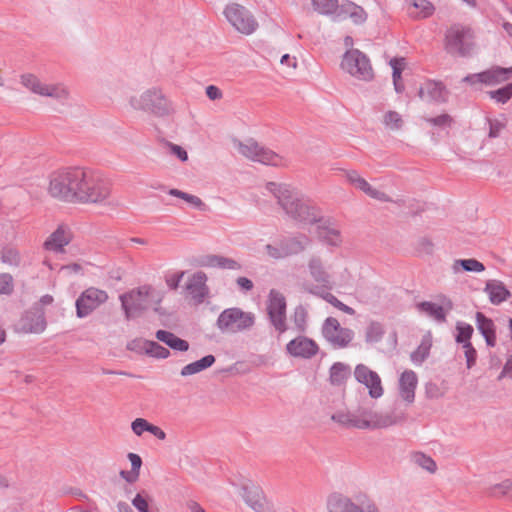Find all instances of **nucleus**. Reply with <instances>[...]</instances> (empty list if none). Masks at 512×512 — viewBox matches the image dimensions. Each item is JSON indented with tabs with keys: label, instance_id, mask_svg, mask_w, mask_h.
Segmentation results:
<instances>
[{
	"label": "nucleus",
	"instance_id": "obj_1",
	"mask_svg": "<svg viewBox=\"0 0 512 512\" xmlns=\"http://www.w3.org/2000/svg\"><path fill=\"white\" fill-rule=\"evenodd\" d=\"M112 196V182L98 171L81 168L75 204L106 205Z\"/></svg>",
	"mask_w": 512,
	"mask_h": 512
},
{
	"label": "nucleus",
	"instance_id": "obj_2",
	"mask_svg": "<svg viewBox=\"0 0 512 512\" xmlns=\"http://www.w3.org/2000/svg\"><path fill=\"white\" fill-rule=\"evenodd\" d=\"M82 167H63L47 177L46 192L54 200L75 204Z\"/></svg>",
	"mask_w": 512,
	"mask_h": 512
},
{
	"label": "nucleus",
	"instance_id": "obj_3",
	"mask_svg": "<svg viewBox=\"0 0 512 512\" xmlns=\"http://www.w3.org/2000/svg\"><path fill=\"white\" fill-rule=\"evenodd\" d=\"M163 298V290L150 285H144L123 294L120 300L126 317L131 318L147 309L157 310Z\"/></svg>",
	"mask_w": 512,
	"mask_h": 512
},
{
	"label": "nucleus",
	"instance_id": "obj_4",
	"mask_svg": "<svg viewBox=\"0 0 512 512\" xmlns=\"http://www.w3.org/2000/svg\"><path fill=\"white\" fill-rule=\"evenodd\" d=\"M266 187L274 194L278 203L289 216L300 221L309 220L310 209L295 189L289 185L274 182L268 183Z\"/></svg>",
	"mask_w": 512,
	"mask_h": 512
},
{
	"label": "nucleus",
	"instance_id": "obj_5",
	"mask_svg": "<svg viewBox=\"0 0 512 512\" xmlns=\"http://www.w3.org/2000/svg\"><path fill=\"white\" fill-rule=\"evenodd\" d=\"M129 105L133 110L150 112L158 117L175 113L173 102L161 90L149 89L139 96L131 97Z\"/></svg>",
	"mask_w": 512,
	"mask_h": 512
},
{
	"label": "nucleus",
	"instance_id": "obj_6",
	"mask_svg": "<svg viewBox=\"0 0 512 512\" xmlns=\"http://www.w3.org/2000/svg\"><path fill=\"white\" fill-rule=\"evenodd\" d=\"M216 324L223 333H239L254 326L255 315L238 307H231L220 313Z\"/></svg>",
	"mask_w": 512,
	"mask_h": 512
},
{
	"label": "nucleus",
	"instance_id": "obj_7",
	"mask_svg": "<svg viewBox=\"0 0 512 512\" xmlns=\"http://www.w3.org/2000/svg\"><path fill=\"white\" fill-rule=\"evenodd\" d=\"M474 34L469 26L452 25L446 32V49L449 53L464 56L473 46Z\"/></svg>",
	"mask_w": 512,
	"mask_h": 512
},
{
	"label": "nucleus",
	"instance_id": "obj_8",
	"mask_svg": "<svg viewBox=\"0 0 512 512\" xmlns=\"http://www.w3.org/2000/svg\"><path fill=\"white\" fill-rule=\"evenodd\" d=\"M341 68L360 80L369 81L373 78V69L369 59L358 49H350L343 55Z\"/></svg>",
	"mask_w": 512,
	"mask_h": 512
},
{
	"label": "nucleus",
	"instance_id": "obj_9",
	"mask_svg": "<svg viewBox=\"0 0 512 512\" xmlns=\"http://www.w3.org/2000/svg\"><path fill=\"white\" fill-rule=\"evenodd\" d=\"M337 421L359 429L384 428L395 423L394 417L388 412H369L362 417L339 415Z\"/></svg>",
	"mask_w": 512,
	"mask_h": 512
},
{
	"label": "nucleus",
	"instance_id": "obj_10",
	"mask_svg": "<svg viewBox=\"0 0 512 512\" xmlns=\"http://www.w3.org/2000/svg\"><path fill=\"white\" fill-rule=\"evenodd\" d=\"M239 153L244 157L272 166H286L287 159L272 150L261 147L258 143L248 140L239 145Z\"/></svg>",
	"mask_w": 512,
	"mask_h": 512
},
{
	"label": "nucleus",
	"instance_id": "obj_11",
	"mask_svg": "<svg viewBox=\"0 0 512 512\" xmlns=\"http://www.w3.org/2000/svg\"><path fill=\"white\" fill-rule=\"evenodd\" d=\"M21 83L35 94L52 97L63 103L69 98V91L63 84H47L33 74L22 75Z\"/></svg>",
	"mask_w": 512,
	"mask_h": 512
},
{
	"label": "nucleus",
	"instance_id": "obj_12",
	"mask_svg": "<svg viewBox=\"0 0 512 512\" xmlns=\"http://www.w3.org/2000/svg\"><path fill=\"white\" fill-rule=\"evenodd\" d=\"M311 280L305 283V289L311 293H323L333 288L330 274L327 272L321 259L312 257L308 262Z\"/></svg>",
	"mask_w": 512,
	"mask_h": 512
},
{
	"label": "nucleus",
	"instance_id": "obj_13",
	"mask_svg": "<svg viewBox=\"0 0 512 512\" xmlns=\"http://www.w3.org/2000/svg\"><path fill=\"white\" fill-rule=\"evenodd\" d=\"M224 15L228 22L240 33L249 35L253 33L257 27V23L253 16L245 9V7L231 3L226 6Z\"/></svg>",
	"mask_w": 512,
	"mask_h": 512
},
{
	"label": "nucleus",
	"instance_id": "obj_14",
	"mask_svg": "<svg viewBox=\"0 0 512 512\" xmlns=\"http://www.w3.org/2000/svg\"><path fill=\"white\" fill-rule=\"evenodd\" d=\"M322 333L325 339L337 348L347 347L354 336L351 329L342 327L339 321L333 317H329L325 320Z\"/></svg>",
	"mask_w": 512,
	"mask_h": 512
},
{
	"label": "nucleus",
	"instance_id": "obj_15",
	"mask_svg": "<svg viewBox=\"0 0 512 512\" xmlns=\"http://www.w3.org/2000/svg\"><path fill=\"white\" fill-rule=\"evenodd\" d=\"M108 299L106 291L89 287L84 290L76 300V313L79 318H83L92 313Z\"/></svg>",
	"mask_w": 512,
	"mask_h": 512
},
{
	"label": "nucleus",
	"instance_id": "obj_16",
	"mask_svg": "<svg viewBox=\"0 0 512 512\" xmlns=\"http://www.w3.org/2000/svg\"><path fill=\"white\" fill-rule=\"evenodd\" d=\"M512 68L494 66L481 73L472 74L464 78V81L472 86L483 85L494 87L510 79Z\"/></svg>",
	"mask_w": 512,
	"mask_h": 512
},
{
	"label": "nucleus",
	"instance_id": "obj_17",
	"mask_svg": "<svg viewBox=\"0 0 512 512\" xmlns=\"http://www.w3.org/2000/svg\"><path fill=\"white\" fill-rule=\"evenodd\" d=\"M356 380L363 384L372 398H380L384 394V387L377 372L364 364H358L354 370Z\"/></svg>",
	"mask_w": 512,
	"mask_h": 512
},
{
	"label": "nucleus",
	"instance_id": "obj_18",
	"mask_svg": "<svg viewBox=\"0 0 512 512\" xmlns=\"http://www.w3.org/2000/svg\"><path fill=\"white\" fill-rule=\"evenodd\" d=\"M73 232L66 224H60L43 242V249L48 252L64 253L65 248L72 242Z\"/></svg>",
	"mask_w": 512,
	"mask_h": 512
},
{
	"label": "nucleus",
	"instance_id": "obj_19",
	"mask_svg": "<svg viewBox=\"0 0 512 512\" xmlns=\"http://www.w3.org/2000/svg\"><path fill=\"white\" fill-rule=\"evenodd\" d=\"M207 275L198 271L192 274L186 283L188 299L195 305L202 303L209 294L207 286Z\"/></svg>",
	"mask_w": 512,
	"mask_h": 512
},
{
	"label": "nucleus",
	"instance_id": "obj_20",
	"mask_svg": "<svg viewBox=\"0 0 512 512\" xmlns=\"http://www.w3.org/2000/svg\"><path fill=\"white\" fill-rule=\"evenodd\" d=\"M267 310L275 328L283 332L285 330L286 301L280 292L270 291Z\"/></svg>",
	"mask_w": 512,
	"mask_h": 512
},
{
	"label": "nucleus",
	"instance_id": "obj_21",
	"mask_svg": "<svg viewBox=\"0 0 512 512\" xmlns=\"http://www.w3.org/2000/svg\"><path fill=\"white\" fill-rule=\"evenodd\" d=\"M243 498L255 512H276L257 486L245 487Z\"/></svg>",
	"mask_w": 512,
	"mask_h": 512
},
{
	"label": "nucleus",
	"instance_id": "obj_22",
	"mask_svg": "<svg viewBox=\"0 0 512 512\" xmlns=\"http://www.w3.org/2000/svg\"><path fill=\"white\" fill-rule=\"evenodd\" d=\"M287 351L294 357L310 358L318 351L317 344L306 337H297L287 344Z\"/></svg>",
	"mask_w": 512,
	"mask_h": 512
},
{
	"label": "nucleus",
	"instance_id": "obj_23",
	"mask_svg": "<svg viewBox=\"0 0 512 512\" xmlns=\"http://www.w3.org/2000/svg\"><path fill=\"white\" fill-rule=\"evenodd\" d=\"M484 292L493 305H500L511 297V292L505 284L496 279H491L486 282Z\"/></svg>",
	"mask_w": 512,
	"mask_h": 512
},
{
	"label": "nucleus",
	"instance_id": "obj_24",
	"mask_svg": "<svg viewBox=\"0 0 512 512\" xmlns=\"http://www.w3.org/2000/svg\"><path fill=\"white\" fill-rule=\"evenodd\" d=\"M420 312L427 314L433 319L443 322L445 321L446 314L452 309V302L449 299H445L442 305L434 302H421L417 305Z\"/></svg>",
	"mask_w": 512,
	"mask_h": 512
},
{
	"label": "nucleus",
	"instance_id": "obj_25",
	"mask_svg": "<svg viewBox=\"0 0 512 512\" xmlns=\"http://www.w3.org/2000/svg\"><path fill=\"white\" fill-rule=\"evenodd\" d=\"M418 379L414 371H404L399 379V393L403 400L411 403L414 400Z\"/></svg>",
	"mask_w": 512,
	"mask_h": 512
},
{
	"label": "nucleus",
	"instance_id": "obj_26",
	"mask_svg": "<svg viewBox=\"0 0 512 512\" xmlns=\"http://www.w3.org/2000/svg\"><path fill=\"white\" fill-rule=\"evenodd\" d=\"M476 326L479 332L485 338L488 346L494 347L496 345V329L494 322L487 318L483 313H476Z\"/></svg>",
	"mask_w": 512,
	"mask_h": 512
},
{
	"label": "nucleus",
	"instance_id": "obj_27",
	"mask_svg": "<svg viewBox=\"0 0 512 512\" xmlns=\"http://www.w3.org/2000/svg\"><path fill=\"white\" fill-rule=\"evenodd\" d=\"M46 320L42 311L29 312L26 315L23 330L26 333H42L46 329Z\"/></svg>",
	"mask_w": 512,
	"mask_h": 512
},
{
	"label": "nucleus",
	"instance_id": "obj_28",
	"mask_svg": "<svg viewBox=\"0 0 512 512\" xmlns=\"http://www.w3.org/2000/svg\"><path fill=\"white\" fill-rule=\"evenodd\" d=\"M282 243L286 256L296 255L305 250L308 246L309 240L306 236H294L287 238Z\"/></svg>",
	"mask_w": 512,
	"mask_h": 512
},
{
	"label": "nucleus",
	"instance_id": "obj_29",
	"mask_svg": "<svg viewBox=\"0 0 512 512\" xmlns=\"http://www.w3.org/2000/svg\"><path fill=\"white\" fill-rule=\"evenodd\" d=\"M419 97L424 101H443L445 99V91L440 84L429 82L420 88Z\"/></svg>",
	"mask_w": 512,
	"mask_h": 512
},
{
	"label": "nucleus",
	"instance_id": "obj_30",
	"mask_svg": "<svg viewBox=\"0 0 512 512\" xmlns=\"http://www.w3.org/2000/svg\"><path fill=\"white\" fill-rule=\"evenodd\" d=\"M156 338L167 344L170 348L178 351H187L189 344L187 341L180 339L171 332L165 330H158L156 332Z\"/></svg>",
	"mask_w": 512,
	"mask_h": 512
},
{
	"label": "nucleus",
	"instance_id": "obj_31",
	"mask_svg": "<svg viewBox=\"0 0 512 512\" xmlns=\"http://www.w3.org/2000/svg\"><path fill=\"white\" fill-rule=\"evenodd\" d=\"M410 14L418 19L430 17L434 11V5L428 0H411Z\"/></svg>",
	"mask_w": 512,
	"mask_h": 512
},
{
	"label": "nucleus",
	"instance_id": "obj_32",
	"mask_svg": "<svg viewBox=\"0 0 512 512\" xmlns=\"http://www.w3.org/2000/svg\"><path fill=\"white\" fill-rule=\"evenodd\" d=\"M452 270L455 273H459L461 270L466 272L481 273L485 270V266L483 263L474 258L457 259L452 264Z\"/></svg>",
	"mask_w": 512,
	"mask_h": 512
},
{
	"label": "nucleus",
	"instance_id": "obj_33",
	"mask_svg": "<svg viewBox=\"0 0 512 512\" xmlns=\"http://www.w3.org/2000/svg\"><path fill=\"white\" fill-rule=\"evenodd\" d=\"M215 362L213 355H207L202 359L184 366L181 370L182 376H190L210 367Z\"/></svg>",
	"mask_w": 512,
	"mask_h": 512
},
{
	"label": "nucleus",
	"instance_id": "obj_34",
	"mask_svg": "<svg viewBox=\"0 0 512 512\" xmlns=\"http://www.w3.org/2000/svg\"><path fill=\"white\" fill-rule=\"evenodd\" d=\"M381 122L386 129L397 131L403 126V119L401 115L396 111H386L381 117Z\"/></svg>",
	"mask_w": 512,
	"mask_h": 512
},
{
	"label": "nucleus",
	"instance_id": "obj_35",
	"mask_svg": "<svg viewBox=\"0 0 512 512\" xmlns=\"http://www.w3.org/2000/svg\"><path fill=\"white\" fill-rule=\"evenodd\" d=\"M473 327L465 322H457L455 339L457 343L463 345L471 344L470 340L473 335Z\"/></svg>",
	"mask_w": 512,
	"mask_h": 512
},
{
	"label": "nucleus",
	"instance_id": "obj_36",
	"mask_svg": "<svg viewBox=\"0 0 512 512\" xmlns=\"http://www.w3.org/2000/svg\"><path fill=\"white\" fill-rule=\"evenodd\" d=\"M490 494L494 497H506L512 501V479H505L491 486Z\"/></svg>",
	"mask_w": 512,
	"mask_h": 512
},
{
	"label": "nucleus",
	"instance_id": "obj_37",
	"mask_svg": "<svg viewBox=\"0 0 512 512\" xmlns=\"http://www.w3.org/2000/svg\"><path fill=\"white\" fill-rule=\"evenodd\" d=\"M488 95L496 103L505 104L512 98V83H508L499 89L490 90Z\"/></svg>",
	"mask_w": 512,
	"mask_h": 512
},
{
	"label": "nucleus",
	"instance_id": "obj_38",
	"mask_svg": "<svg viewBox=\"0 0 512 512\" xmlns=\"http://www.w3.org/2000/svg\"><path fill=\"white\" fill-rule=\"evenodd\" d=\"M356 188L360 189L364 193H366L371 198L380 200V201H388L389 198L387 194L384 192L373 188L364 178H361L358 184L355 185Z\"/></svg>",
	"mask_w": 512,
	"mask_h": 512
},
{
	"label": "nucleus",
	"instance_id": "obj_39",
	"mask_svg": "<svg viewBox=\"0 0 512 512\" xmlns=\"http://www.w3.org/2000/svg\"><path fill=\"white\" fill-rule=\"evenodd\" d=\"M169 194L171 196L178 197V198L182 199L191 207L203 209L205 206L203 201L199 197L189 194V193H186V192H183V191H180L178 189H171L169 191Z\"/></svg>",
	"mask_w": 512,
	"mask_h": 512
},
{
	"label": "nucleus",
	"instance_id": "obj_40",
	"mask_svg": "<svg viewBox=\"0 0 512 512\" xmlns=\"http://www.w3.org/2000/svg\"><path fill=\"white\" fill-rule=\"evenodd\" d=\"M390 65L393 69V80L395 89L397 92H400L403 90V85L401 84V73L405 68V60L403 58H394L390 61Z\"/></svg>",
	"mask_w": 512,
	"mask_h": 512
},
{
	"label": "nucleus",
	"instance_id": "obj_41",
	"mask_svg": "<svg viewBox=\"0 0 512 512\" xmlns=\"http://www.w3.org/2000/svg\"><path fill=\"white\" fill-rule=\"evenodd\" d=\"M349 375L350 368L345 364L336 363L331 368L330 378L333 383L340 384L344 380H346L349 377Z\"/></svg>",
	"mask_w": 512,
	"mask_h": 512
},
{
	"label": "nucleus",
	"instance_id": "obj_42",
	"mask_svg": "<svg viewBox=\"0 0 512 512\" xmlns=\"http://www.w3.org/2000/svg\"><path fill=\"white\" fill-rule=\"evenodd\" d=\"M314 10L320 14H330L336 11L338 0H312Z\"/></svg>",
	"mask_w": 512,
	"mask_h": 512
},
{
	"label": "nucleus",
	"instance_id": "obj_43",
	"mask_svg": "<svg viewBox=\"0 0 512 512\" xmlns=\"http://www.w3.org/2000/svg\"><path fill=\"white\" fill-rule=\"evenodd\" d=\"M413 459L417 465H419L420 467H422L423 469L427 470L430 473H434L437 469L435 461L431 457L423 453H415Z\"/></svg>",
	"mask_w": 512,
	"mask_h": 512
},
{
	"label": "nucleus",
	"instance_id": "obj_44",
	"mask_svg": "<svg viewBox=\"0 0 512 512\" xmlns=\"http://www.w3.org/2000/svg\"><path fill=\"white\" fill-rule=\"evenodd\" d=\"M147 354L156 358H167L170 354L169 350L154 341H147Z\"/></svg>",
	"mask_w": 512,
	"mask_h": 512
},
{
	"label": "nucleus",
	"instance_id": "obj_45",
	"mask_svg": "<svg viewBox=\"0 0 512 512\" xmlns=\"http://www.w3.org/2000/svg\"><path fill=\"white\" fill-rule=\"evenodd\" d=\"M345 512H380V510L375 503L368 501L362 505L349 503L346 506Z\"/></svg>",
	"mask_w": 512,
	"mask_h": 512
},
{
	"label": "nucleus",
	"instance_id": "obj_46",
	"mask_svg": "<svg viewBox=\"0 0 512 512\" xmlns=\"http://www.w3.org/2000/svg\"><path fill=\"white\" fill-rule=\"evenodd\" d=\"M323 240L333 246H337L341 243V236L339 231L335 229H325L321 232Z\"/></svg>",
	"mask_w": 512,
	"mask_h": 512
},
{
	"label": "nucleus",
	"instance_id": "obj_47",
	"mask_svg": "<svg viewBox=\"0 0 512 512\" xmlns=\"http://www.w3.org/2000/svg\"><path fill=\"white\" fill-rule=\"evenodd\" d=\"M149 425L150 422H148L146 419L136 418L131 423V429L136 436L140 437L144 432H148Z\"/></svg>",
	"mask_w": 512,
	"mask_h": 512
},
{
	"label": "nucleus",
	"instance_id": "obj_48",
	"mask_svg": "<svg viewBox=\"0 0 512 512\" xmlns=\"http://www.w3.org/2000/svg\"><path fill=\"white\" fill-rule=\"evenodd\" d=\"M280 65L285 71H295L298 67V60L296 56L284 54L280 58Z\"/></svg>",
	"mask_w": 512,
	"mask_h": 512
},
{
	"label": "nucleus",
	"instance_id": "obj_49",
	"mask_svg": "<svg viewBox=\"0 0 512 512\" xmlns=\"http://www.w3.org/2000/svg\"><path fill=\"white\" fill-rule=\"evenodd\" d=\"M429 123H431L434 126L440 127V128H446L450 127L453 119L448 114H441L435 118H430L427 120Z\"/></svg>",
	"mask_w": 512,
	"mask_h": 512
},
{
	"label": "nucleus",
	"instance_id": "obj_50",
	"mask_svg": "<svg viewBox=\"0 0 512 512\" xmlns=\"http://www.w3.org/2000/svg\"><path fill=\"white\" fill-rule=\"evenodd\" d=\"M348 13L351 20L356 24L363 23L366 20L365 11L359 6L350 7Z\"/></svg>",
	"mask_w": 512,
	"mask_h": 512
},
{
	"label": "nucleus",
	"instance_id": "obj_51",
	"mask_svg": "<svg viewBox=\"0 0 512 512\" xmlns=\"http://www.w3.org/2000/svg\"><path fill=\"white\" fill-rule=\"evenodd\" d=\"M13 291V278L9 274L0 275V294H10Z\"/></svg>",
	"mask_w": 512,
	"mask_h": 512
},
{
	"label": "nucleus",
	"instance_id": "obj_52",
	"mask_svg": "<svg viewBox=\"0 0 512 512\" xmlns=\"http://www.w3.org/2000/svg\"><path fill=\"white\" fill-rule=\"evenodd\" d=\"M266 252L268 256H270L273 259H281L287 257L285 254V250L283 249L282 243L275 245H267Z\"/></svg>",
	"mask_w": 512,
	"mask_h": 512
},
{
	"label": "nucleus",
	"instance_id": "obj_53",
	"mask_svg": "<svg viewBox=\"0 0 512 512\" xmlns=\"http://www.w3.org/2000/svg\"><path fill=\"white\" fill-rule=\"evenodd\" d=\"M218 268L227 270H240L241 264L235 259L220 256Z\"/></svg>",
	"mask_w": 512,
	"mask_h": 512
},
{
	"label": "nucleus",
	"instance_id": "obj_54",
	"mask_svg": "<svg viewBox=\"0 0 512 512\" xmlns=\"http://www.w3.org/2000/svg\"><path fill=\"white\" fill-rule=\"evenodd\" d=\"M430 349V344L428 342H423L418 349L412 353L411 358L414 362H422L428 355Z\"/></svg>",
	"mask_w": 512,
	"mask_h": 512
},
{
	"label": "nucleus",
	"instance_id": "obj_55",
	"mask_svg": "<svg viewBox=\"0 0 512 512\" xmlns=\"http://www.w3.org/2000/svg\"><path fill=\"white\" fill-rule=\"evenodd\" d=\"M147 341L148 340L141 339V338L134 339L128 343L127 348L136 353L147 354V346H146Z\"/></svg>",
	"mask_w": 512,
	"mask_h": 512
},
{
	"label": "nucleus",
	"instance_id": "obj_56",
	"mask_svg": "<svg viewBox=\"0 0 512 512\" xmlns=\"http://www.w3.org/2000/svg\"><path fill=\"white\" fill-rule=\"evenodd\" d=\"M132 504L139 512H149L148 498H146L142 494H137L133 498Z\"/></svg>",
	"mask_w": 512,
	"mask_h": 512
},
{
	"label": "nucleus",
	"instance_id": "obj_57",
	"mask_svg": "<svg viewBox=\"0 0 512 512\" xmlns=\"http://www.w3.org/2000/svg\"><path fill=\"white\" fill-rule=\"evenodd\" d=\"M467 368L470 369L476 362L477 353L472 344L463 345Z\"/></svg>",
	"mask_w": 512,
	"mask_h": 512
},
{
	"label": "nucleus",
	"instance_id": "obj_58",
	"mask_svg": "<svg viewBox=\"0 0 512 512\" xmlns=\"http://www.w3.org/2000/svg\"><path fill=\"white\" fill-rule=\"evenodd\" d=\"M383 334L382 327L378 324H371L367 330V340L377 341Z\"/></svg>",
	"mask_w": 512,
	"mask_h": 512
},
{
	"label": "nucleus",
	"instance_id": "obj_59",
	"mask_svg": "<svg viewBox=\"0 0 512 512\" xmlns=\"http://www.w3.org/2000/svg\"><path fill=\"white\" fill-rule=\"evenodd\" d=\"M221 255H206L201 258L200 265L208 268H218Z\"/></svg>",
	"mask_w": 512,
	"mask_h": 512
},
{
	"label": "nucleus",
	"instance_id": "obj_60",
	"mask_svg": "<svg viewBox=\"0 0 512 512\" xmlns=\"http://www.w3.org/2000/svg\"><path fill=\"white\" fill-rule=\"evenodd\" d=\"M168 148L170 152L177 156L181 161H187L188 154L181 146L169 143Z\"/></svg>",
	"mask_w": 512,
	"mask_h": 512
},
{
	"label": "nucleus",
	"instance_id": "obj_61",
	"mask_svg": "<svg viewBox=\"0 0 512 512\" xmlns=\"http://www.w3.org/2000/svg\"><path fill=\"white\" fill-rule=\"evenodd\" d=\"M184 275V272L175 273L173 275H170L166 278V284L167 286L172 289L176 290L180 284V281Z\"/></svg>",
	"mask_w": 512,
	"mask_h": 512
},
{
	"label": "nucleus",
	"instance_id": "obj_62",
	"mask_svg": "<svg viewBox=\"0 0 512 512\" xmlns=\"http://www.w3.org/2000/svg\"><path fill=\"white\" fill-rule=\"evenodd\" d=\"M128 459L131 463V470L137 471V473L140 474V468L142 466V459L138 454L135 453H129Z\"/></svg>",
	"mask_w": 512,
	"mask_h": 512
},
{
	"label": "nucleus",
	"instance_id": "obj_63",
	"mask_svg": "<svg viewBox=\"0 0 512 512\" xmlns=\"http://www.w3.org/2000/svg\"><path fill=\"white\" fill-rule=\"evenodd\" d=\"M505 127V123L501 122V121H492L490 123V131H489V136L490 137H497L500 132L504 129Z\"/></svg>",
	"mask_w": 512,
	"mask_h": 512
},
{
	"label": "nucleus",
	"instance_id": "obj_64",
	"mask_svg": "<svg viewBox=\"0 0 512 512\" xmlns=\"http://www.w3.org/2000/svg\"><path fill=\"white\" fill-rule=\"evenodd\" d=\"M206 95L210 100H218L222 98L221 90L214 85H210L206 88Z\"/></svg>",
	"mask_w": 512,
	"mask_h": 512
}]
</instances>
